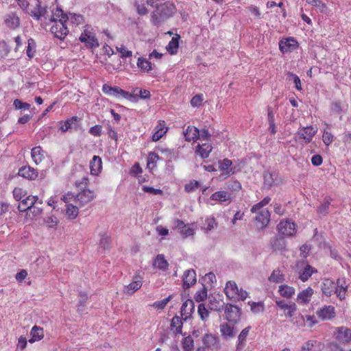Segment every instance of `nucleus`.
Instances as JSON below:
<instances>
[{"label": "nucleus", "mask_w": 351, "mask_h": 351, "mask_svg": "<svg viewBox=\"0 0 351 351\" xmlns=\"http://www.w3.org/2000/svg\"><path fill=\"white\" fill-rule=\"evenodd\" d=\"M175 5L167 1L162 4L156 6L155 10L151 16V23L155 26H159L173 16L176 12Z\"/></svg>", "instance_id": "nucleus-1"}, {"label": "nucleus", "mask_w": 351, "mask_h": 351, "mask_svg": "<svg viewBox=\"0 0 351 351\" xmlns=\"http://www.w3.org/2000/svg\"><path fill=\"white\" fill-rule=\"evenodd\" d=\"M66 17L64 16V13L62 9L56 8L53 13L51 21L53 22L51 27V32L55 37L62 40L68 34L69 30L66 25Z\"/></svg>", "instance_id": "nucleus-2"}, {"label": "nucleus", "mask_w": 351, "mask_h": 351, "mask_svg": "<svg viewBox=\"0 0 351 351\" xmlns=\"http://www.w3.org/2000/svg\"><path fill=\"white\" fill-rule=\"evenodd\" d=\"M224 292L227 298L234 302L243 301L248 297V293L243 289H239L237 283L232 280L226 282Z\"/></svg>", "instance_id": "nucleus-3"}, {"label": "nucleus", "mask_w": 351, "mask_h": 351, "mask_svg": "<svg viewBox=\"0 0 351 351\" xmlns=\"http://www.w3.org/2000/svg\"><path fill=\"white\" fill-rule=\"evenodd\" d=\"M79 40L88 49H95L99 46V41L95 36L93 28L88 25L84 26Z\"/></svg>", "instance_id": "nucleus-4"}, {"label": "nucleus", "mask_w": 351, "mask_h": 351, "mask_svg": "<svg viewBox=\"0 0 351 351\" xmlns=\"http://www.w3.org/2000/svg\"><path fill=\"white\" fill-rule=\"evenodd\" d=\"M102 91L108 96L114 97L118 99L123 98L128 100V99L134 98V97L129 94V92L121 89L119 86L112 87L107 84H104L102 86Z\"/></svg>", "instance_id": "nucleus-5"}, {"label": "nucleus", "mask_w": 351, "mask_h": 351, "mask_svg": "<svg viewBox=\"0 0 351 351\" xmlns=\"http://www.w3.org/2000/svg\"><path fill=\"white\" fill-rule=\"evenodd\" d=\"M202 346L199 348H203L205 351L213 350L217 349L219 347V339L218 338L211 334L205 333L202 338Z\"/></svg>", "instance_id": "nucleus-6"}, {"label": "nucleus", "mask_w": 351, "mask_h": 351, "mask_svg": "<svg viewBox=\"0 0 351 351\" xmlns=\"http://www.w3.org/2000/svg\"><path fill=\"white\" fill-rule=\"evenodd\" d=\"M175 226L183 239L193 237L195 233L193 224H185L182 220L177 219Z\"/></svg>", "instance_id": "nucleus-7"}, {"label": "nucleus", "mask_w": 351, "mask_h": 351, "mask_svg": "<svg viewBox=\"0 0 351 351\" xmlns=\"http://www.w3.org/2000/svg\"><path fill=\"white\" fill-rule=\"evenodd\" d=\"M278 230L282 235L293 236L296 232L295 224L289 219L281 221L278 225Z\"/></svg>", "instance_id": "nucleus-8"}, {"label": "nucleus", "mask_w": 351, "mask_h": 351, "mask_svg": "<svg viewBox=\"0 0 351 351\" xmlns=\"http://www.w3.org/2000/svg\"><path fill=\"white\" fill-rule=\"evenodd\" d=\"M255 222L256 226L260 229L265 228L270 221V213L268 210L264 209L256 213Z\"/></svg>", "instance_id": "nucleus-9"}, {"label": "nucleus", "mask_w": 351, "mask_h": 351, "mask_svg": "<svg viewBox=\"0 0 351 351\" xmlns=\"http://www.w3.org/2000/svg\"><path fill=\"white\" fill-rule=\"evenodd\" d=\"M140 271L136 274L131 283L124 287L123 291L125 293L132 295L138 290L143 285V277L140 275Z\"/></svg>", "instance_id": "nucleus-10"}, {"label": "nucleus", "mask_w": 351, "mask_h": 351, "mask_svg": "<svg viewBox=\"0 0 351 351\" xmlns=\"http://www.w3.org/2000/svg\"><path fill=\"white\" fill-rule=\"evenodd\" d=\"M95 197L93 191L84 189L80 191L75 197L76 202L82 206L90 202Z\"/></svg>", "instance_id": "nucleus-11"}, {"label": "nucleus", "mask_w": 351, "mask_h": 351, "mask_svg": "<svg viewBox=\"0 0 351 351\" xmlns=\"http://www.w3.org/2000/svg\"><path fill=\"white\" fill-rule=\"evenodd\" d=\"M276 305L285 311V316L287 317H293L294 313L297 310L296 304L292 302H286L285 300H276Z\"/></svg>", "instance_id": "nucleus-12"}, {"label": "nucleus", "mask_w": 351, "mask_h": 351, "mask_svg": "<svg viewBox=\"0 0 351 351\" xmlns=\"http://www.w3.org/2000/svg\"><path fill=\"white\" fill-rule=\"evenodd\" d=\"M232 160L224 158L223 160H220L218 162L219 169L223 172V173L220 176V177L225 176V178H227L231 175L234 174L235 171L234 168L232 167Z\"/></svg>", "instance_id": "nucleus-13"}, {"label": "nucleus", "mask_w": 351, "mask_h": 351, "mask_svg": "<svg viewBox=\"0 0 351 351\" xmlns=\"http://www.w3.org/2000/svg\"><path fill=\"white\" fill-rule=\"evenodd\" d=\"M336 339L341 343H348L351 341V330L341 326L336 328Z\"/></svg>", "instance_id": "nucleus-14"}, {"label": "nucleus", "mask_w": 351, "mask_h": 351, "mask_svg": "<svg viewBox=\"0 0 351 351\" xmlns=\"http://www.w3.org/2000/svg\"><path fill=\"white\" fill-rule=\"evenodd\" d=\"M316 315L322 320H330L335 316V309L332 306H324L316 311Z\"/></svg>", "instance_id": "nucleus-15"}, {"label": "nucleus", "mask_w": 351, "mask_h": 351, "mask_svg": "<svg viewBox=\"0 0 351 351\" xmlns=\"http://www.w3.org/2000/svg\"><path fill=\"white\" fill-rule=\"evenodd\" d=\"M298 47V42L293 38L281 40L279 43V49L282 53L291 52Z\"/></svg>", "instance_id": "nucleus-16"}, {"label": "nucleus", "mask_w": 351, "mask_h": 351, "mask_svg": "<svg viewBox=\"0 0 351 351\" xmlns=\"http://www.w3.org/2000/svg\"><path fill=\"white\" fill-rule=\"evenodd\" d=\"M79 118L77 117H72L67 119L64 121L60 122V130L62 132H66L69 130H75V131L78 129Z\"/></svg>", "instance_id": "nucleus-17"}, {"label": "nucleus", "mask_w": 351, "mask_h": 351, "mask_svg": "<svg viewBox=\"0 0 351 351\" xmlns=\"http://www.w3.org/2000/svg\"><path fill=\"white\" fill-rule=\"evenodd\" d=\"M317 132V130L316 128L312 126H307L303 128L298 132V136L299 138L303 139L305 143H308L312 141Z\"/></svg>", "instance_id": "nucleus-18"}, {"label": "nucleus", "mask_w": 351, "mask_h": 351, "mask_svg": "<svg viewBox=\"0 0 351 351\" xmlns=\"http://www.w3.org/2000/svg\"><path fill=\"white\" fill-rule=\"evenodd\" d=\"M313 294V289L308 287L298 293L296 301L298 304L302 305L307 304L311 301Z\"/></svg>", "instance_id": "nucleus-19"}, {"label": "nucleus", "mask_w": 351, "mask_h": 351, "mask_svg": "<svg viewBox=\"0 0 351 351\" xmlns=\"http://www.w3.org/2000/svg\"><path fill=\"white\" fill-rule=\"evenodd\" d=\"M220 332L224 340L229 341L235 337L237 330L230 324L223 323L220 325Z\"/></svg>", "instance_id": "nucleus-20"}, {"label": "nucleus", "mask_w": 351, "mask_h": 351, "mask_svg": "<svg viewBox=\"0 0 351 351\" xmlns=\"http://www.w3.org/2000/svg\"><path fill=\"white\" fill-rule=\"evenodd\" d=\"M182 286L184 289H188L195 284L197 281L195 271L193 269L185 271L182 276Z\"/></svg>", "instance_id": "nucleus-21"}, {"label": "nucleus", "mask_w": 351, "mask_h": 351, "mask_svg": "<svg viewBox=\"0 0 351 351\" xmlns=\"http://www.w3.org/2000/svg\"><path fill=\"white\" fill-rule=\"evenodd\" d=\"M129 94L134 97L133 99H128V101L132 102H137L139 99H146L151 97L149 90L138 87L134 88L132 90V93H129Z\"/></svg>", "instance_id": "nucleus-22"}, {"label": "nucleus", "mask_w": 351, "mask_h": 351, "mask_svg": "<svg viewBox=\"0 0 351 351\" xmlns=\"http://www.w3.org/2000/svg\"><path fill=\"white\" fill-rule=\"evenodd\" d=\"M225 313L229 322H236L240 316V310L237 306L228 304L226 306Z\"/></svg>", "instance_id": "nucleus-23"}, {"label": "nucleus", "mask_w": 351, "mask_h": 351, "mask_svg": "<svg viewBox=\"0 0 351 351\" xmlns=\"http://www.w3.org/2000/svg\"><path fill=\"white\" fill-rule=\"evenodd\" d=\"M4 23L7 27L14 29L20 25V19L15 12H10L5 15Z\"/></svg>", "instance_id": "nucleus-24"}, {"label": "nucleus", "mask_w": 351, "mask_h": 351, "mask_svg": "<svg viewBox=\"0 0 351 351\" xmlns=\"http://www.w3.org/2000/svg\"><path fill=\"white\" fill-rule=\"evenodd\" d=\"M186 141H196L199 137V130L195 126L189 125L183 132Z\"/></svg>", "instance_id": "nucleus-25"}, {"label": "nucleus", "mask_w": 351, "mask_h": 351, "mask_svg": "<svg viewBox=\"0 0 351 351\" xmlns=\"http://www.w3.org/2000/svg\"><path fill=\"white\" fill-rule=\"evenodd\" d=\"M250 329L251 327L247 326L243 328L238 335L237 342L236 345L237 351H241L245 347L247 338L249 335Z\"/></svg>", "instance_id": "nucleus-26"}, {"label": "nucleus", "mask_w": 351, "mask_h": 351, "mask_svg": "<svg viewBox=\"0 0 351 351\" xmlns=\"http://www.w3.org/2000/svg\"><path fill=\"white\" fill-rule=\"evenodd\" d=\"M195 304L192 300H186L181 306V315L186 320L191 317V314L194 312Z\"/></svg>", "instance_id": "nucleus-27"}, {"label": "nucleus", "mask_w": 351, "mask_h": 351, "mask_svg": "<svg viewBox=\"0 0 351 351\" xmlns=\"http://www.w3.org/2000/svg\"><path fill=\"white\" fill-rule=\"evenodd\" d=\"M90 173L93 176H98L102 169L101 158L98 156H94L90 161Z\"/></svg>", "instance_id": "nucleus-28"}, {"label": "nucleus", "mask_w": 351, "mask_h": 351, "mask_svg": "<svg viewBox=\"0 0 351 351\" xmlns=\"http://www.w3.org/2000/svg\"><path fill=\"white\" fill-rule=\"evenodd\" d=\"M19 175L29 180H35L38 177V172L29 166H24L19 169Z\"/></svg>", "instance_id": "nucleus-29"}, {"label": "nucleus", "mask_w": 351, "mask_h": 351, "mask_svg": "<svg viewBox=\"0 0 351 351\" xmlns=\"http://www.w3.org/2000/svg\"><path fill=\"white\" fill-rule=\"evenodd\" d=\"M348 285L343 278L338 279L335 283V288L334 292L337 296L342 300L345 298L346 292L347 291Z\"/></svg>", "instance_id": "nucleus-30"}, {"label": "nucleus", "mask_w": 351, "mask_h": 351, "mask_svg": "<svg viewBox=\"0 0 351 351\" xmlns=\"http://www.w3.org/2000/svg\"><path fill=\"white\" fill-rule=\"evenodd\" d=\"M30 335L31 338L29 342L31 343L43 339L44 337L43 328L38 326H34L30 330Z\"/></svg>", "instance_id": "nucleus-31"}, {"label": "nucleus", "mask_w": 351, "mask_h": 351, "mask_svg": "<svg viewBox=\"0 0 351 351\" xmlns=\"http://www.w3.org/2000/svg\"><path fill=\"white\" fill-rule=\"evenodd\" d=\"M167 128L165 121H159L158 125L155 128V132L152 135V141H158L160 140L163 135L167 132Z\"/></svg>", "instance_id": "nucleus-32"}, {"label": "nucleus", "mask_w": 351, "mask_h": 351, "mask_svg": "<svg viewBox=\"0 0 351 351\" xmlns=\"http://www.w3.org/2000/svg\"><path fill=\"white\" fill-rule=\"evenodd\" d=\"M211 200L217 201L220 203L230 202V194L225 191H219L214 193L210 198Z\"/></svg>", "instance_id": "nucleus-33"}, {"label": "nucleus", "mask_w": 351, "mask_h": 351, "mask_svg": "<svg viewBox=\"0 0 351 351\" xmlns=\"http://www.w3.org/2000/svg\"><path fill=\"white\" fill-rule=\"evenodd\" d=\"M213 149V147L210 144L206 143L202 145L198 144L196 147L195 152L201 156L202 158H206L209 156L210 153Z\"/></svg>", "instance_id": "nucleus-34"}, {"label": "nucleus", "mask_w": 351, "mask_h": 351, "mask_svg": "<svg viewBox=\"0 0 351 351\" xmlns=\"http://www.w3.org/2000/svg\"><path fill=\"white\" fill-rule=\"evenodd\" d=\"M277 175L269 171H265L263 173V186L267 189H269L275 183Z\"/></svg>", "instance_id": "nucleus-35"}, {"label": "nucleus", "mask_w": 351, "mask_h": 351, "mask_svg": "<svg viewBox=\"0 0 351 351\" xmlns=\"http://www.w3.org/2000/svg\"><path fill=\"white\" fill-rule=\"evenodd\" d=\"M32 158L34 162L38 165L45 158V152L40 146H36L32 149L31 152Z\"/></svg>", "instance_id": "nucleus-36"}, {"label": "nucleus", "mask_w": 351, "mask_h": 351, "mask_svg": "<svg viewBox=\"0 0 351 351\" xmlns=\"http://www.w3.org/2000/svg\"><path fill=\"white\" fill-rule=\"evenodd\" d=\"M295 290L293 287L282 285L278 287L279 294L286 298H291L295 294Z\"/></svg>", "instance_id": "nucleus-37"}, {"label": "nucleus", "mask_w": 351, "mask_h": 351, "mask_svg": "<svg viewBox=\"0 0 351 351\" xmlns=\"http://www.w3.org/2000/svg\"><path fill=\"white\" fill-rule=\"evenodd\" d=\"M335 283L328 279L324 280L322 285V290L326 296H330L335 290Z\"/></svg>", "instance_id": "nucleus-38"}, {"label": "nucleus", "mask_w": 351, "mask_h": 351, "mask_svg": "<svg viewBox=\"0 0 351 351\" xmlns=\"http://www.w3.org/2000/svg\"><path fill=\"white\" fill-rule=\"evenodd\" d=\"M138 68L143 72L149 73L152 70V63L145 58L139 57L137 60Z\"/></svg>", "instance_id": "nucleus-39"}, {"label": "nucleus", "mask_w": 351, "mask_h": 351, "mask_svg": "<svg viewBox=\"0 0 351 351\" xmlns=\"http://www.w3.org/2000/svg\"><path fill=\"white\" fill-rule=\"evenodd\" d=\"M180 38V36L177 34L176 37H173L169 41L166 48L170 54L174 55L178 52Z\"/></svg>", "instance_id": "nucleus-40"}, {"label": "nucleus", "mask_w": 351, "mask_h": 351, "mask_svg": "<svg viewBox=\"0 0 351 351\" xmlns=\"http://www.w3.org/2000/svg\"><path fill=\"white\" fill-rule=\"evenodd\" d=\"M153 265L159 269L166 270L168 268L169 263L162 254H158L155 258Z\"/></svg>", "instance_id": "nucleus-41"}, {"label": "nucleus", "mask_w": 351, "mask_h": 351, "mask_svg": "<svg viewBox=\"0 0 351 351\" xmlns=\"http://www.w3.org/2000/svg\"><path fill=\"white\" fill-rule=\"evenodd\" d=\"M314 272H316V270L313 267H312L311 265H306L304 267L302 271H299L300 279L302 281L305 282L312 276V274Z\"/></svg>", "instance_id": "nucleus-42"}, {"label": "nucleus", "mask_w": 351, "mask_h": 351, "mask_svg": "<svg viewBox=\"0 0 351 351\" xmlns=\"http://www.w3.org/2000/svg\"><path fill=\"white\" fill-rule=\"evenodd\" d=\"M64 16L66 18V22L70 21L72 24L78 25L84 22V17L81 14L75 13H69V14H64Z\"/></svg>", "instance_id": "nucleus-43"}, {"label": "nucleus", "mask_w": 351, "mask_h": 351, "mask_svg": "<svg viewBox=\"0 0 351 351\" xmlns=\"http://www.w3.org/2000/svg\"><path fill=\"white\" fill-rule=\"evenodd\" d=\"M182 322L180 317L174 316L171 322V329L177 334L182 333Z\"/></svg>", "instance_id": "nucleus-44"}, {"label": "nucleus", "mask_w": 351, "mask_h": 351, "mask_svg": "<svg viewBox=\"0 0 351 351\" xmlns=\"http://www.w3.org/2000/svg\"><path fill=\"white\" fill-rule=\"evenodd\" d=\"M269 280L271 282L280 283L285 280V275L279 269H275L269 277Z\"/></svg>", "instance_id": "nucleus-45"}, {"label": "nucleus", "mask_w": 351, "mask_h": 351, "mask_svg": "<svg viewBox=\"0 0 351 351\" xmlns=\"http://www.w3.org/2000/svg\"><path fill=\"white\" fill-rule=\"evenodd\" d=\"M134 6L139 15H145L148 13V10L143 0H135L134 1Z\"/></svg>", "instance_id": "nucleus-46"}, {"label": "nucleus", "mask_w": 351, "mask_h": 351, "mask_svg": "<svg viewBox=\"0 0 351 351\" xmlns=\"http://www.w3.org/2000/svg\"><path fill=\"white\" fill-rule=\"evenodd\" d=\"M271 202V198L269 196H266L264 197L261 202H259L257 204H255L252 206V207L250 209V211L252 213H256L258 210H263L262 208L269 204Z\"/></svg>", "instance_id": "nucleus-47"}, {"label": "nucleus", "mask_w": 351, "mask_h": 351, "mask_svg": "<svg viewBox=\"0 0 351 351\" xmlns=\"http://www.w3.org/2000/svg\"><path fill=\"white\" fill-rule=\"evenodd\" d=\"M23 202L26 205L27 207H29V210H32V206L36 203L40 204H43L42 200H39L38 196H28L26 198L22 199Z\"/></svg>", "instance_id": "nucleus-48"}, {"label": "nucleus", "mask_w": 351, "mask_h": 351, "mask_svg": "<svg viewBox=\"0 0 351 351\" xmlns=\"http://www.w3.org/2000/svg\"><path fill=\"white\" fill-rule=\"evenodd\" d=\"M78 208L71 204L66 205V215L70 219H75L78 215Z\"/></svg>", "instance_id": "nucleus-49"}, {"label": "nucleus", "mask_w": 351, "mask_h": 351, "mask_svg": "<svg viewBox=\"0 0 351 351\" xmlns=\"http://www.w3.org/2000/svg\"><path fill=\"white\" fill-rule=\"evenodd\" d=\"M159 160V156L156 153H149L147 157V167L150 169L156 167L157 161Z\"/></svg>", "instance_id": "nucleus-50"}, {"label": "nucleus", "mask_w": 351, "mask_h": 351, "mask_svg": "<svg viewBox=\"0 0 351 351\" xmlns=\"http://www.w3.org/2000/svg\"><path fill=\"white\" fill-rule=\"evenodd\" d=\"M271 245L274 250H282L285 247V241L283 238H275Z\"/></svg>", "instance_id": "nucleus-51"}, {"label": "nucleus", "mask_w": 351, "mask_h": 351, "mask_svg": "<svg viewBox=\"0 0 351 351\" xmlns=\"http://www.w3.org/2000/svg\"><path fill=\"white\" fill-rule=\"evenodd\" d=\"M330 204V199H326L323 203L321 204V205L317 208V213L320 215H326L328 213V210L329 209V206Z\"/></svg>", "instance_id": "nucleus-52"}, {"label": "nucleus", "mask_w": 351, "mask_h": 351, "mask_svg": "<svg viewBox=\"0 0 351 351\" xmlns=\"http://www.w3.org/2000/svg\"><path fill=\"white\" fill-rule=\"evenodd\" d=\"M171 298L172 295H169L162 300L155 302L152 306L155 308L162 310L169 302Z\"/></svg>", "instance_id": "nucleus-53"}, {"label": "nucleus", "mask_w": 351, "mask_h": 351, "mask_svg": "<svg viewBox=\"0 0 351 351\" xmlns=\"http://www.w3.org/2000/svg\"><path fill=\"white\" fill-rule=\"evenodd\" d=\"M116 49L117 52L120 53V57L123 59L130 58L132 56V51L128 50L124 45L117 47Z\"/></svg>", "instance_id": "nucleus-54"}, {"label": "nucleus", "mask_w": 351, "mask_h": 351, "mask_svg": "<svg viewBox=\"0 0 351 351\" xmlns=\"http://www.w3.org/2000/svg\"><path fill=\"white\" fill-rule=\"evenodd\" d=\"M58 222L57 217L53 215L48 216L45 219V223L49 228H56Z\"/></svg>", "instance_id": "nucleus-55"}, {"label": "nucleus", "mask_w": 351, "mask_h": 351, "mask_svg": "<svg viewBox=\"0 0 351 351\" xmlns=\"http://www.w3.org/2000/svg\"><path fill=\"white\" fill-rule=\"evenodd\" d=\"M100 236V247H101L104 250L108 249L110 247V237L106 233L101 234Z\"/></svg>", "instance_id": "nucleus-56"}, {"label": "nucleus", "mask_w": 351, "mask_h": 351, "mask_svg": "<svg viewBox=\"0 0 351 351\" xmlns=\"http://www.w3.org/2000/svg\"><path fill=\"white\" fill-rule=\"evenodd\" d=\"M217 226V222L213 217H206L204 222V228L206 230H211Z\"/></svg>", "instance_id": "nucleus-57"}, {"label": "nucleus", "mask_w": 351, "mask_h": 351, "mask_svg": "<svg viewBox=\"0 0 351 351\" xmlns=\"http://www.w3.org/2000/svg\"><path fill=\"white\" fill-rule=\"evenodd\" d=\"M197 312H198V314L199 315L201 319L203 321L205 322L207 320V319L208 317L209 313H208V311L206 308L204 304H200L198 306Z\"/></svg>", "instance_id": "nucleus-58"}, {"label": "nucleus", "mask_w": 351, "mask_h": 351, "mask_svg": "<svg viewBox=\"0 0 351 351\" xmlns=\"http://www.w3.org/2000/svg\"><path fill=\"white\" fill-rule=\"evenodd\" d=\"M207 297V290L206 288H203L199 291H197L194 296L196 302H200L204 301Z\"/></svg>", "instance_id": "nucleus-59"}, {"label": "nucleus", "mask_w": 351, "mask_h": 351, "mask_svg": "<svg viewBox=\"0 0 351 351\" xmlns=\"http://www.w3.org/2000/svg\"><path fill=\"white\" fill-rule=\"evenodd\" d=\"M13 106L16 109L21 110H29L30 108V105L27 103L23 102L20 99H16L13 102Z\"/></svg>", "instance_id": "nucleus-60"}, {"label": "nucleus", "mask_w": 351, "mask_h": 351, "mask_svg": "<svg viewBox=\"0 0 351 351\" xmlns=\"http://www.w3.org/2000/svg\"><path fill=\"white\" fill-rule=\"evenodd\" d=\"M288 75L290 77L289 80H292L293 81L295 88L298 90H301L302 85H301V81H300V77L297 75H295L293 73H289Z\"/></svg>", "instance_id": "nucleus-61"}, {"label": "nucleus", "mask_w": 351, "mask_h": 351, "mask_svg": "<svg viewBox=\"0 0 351 351\" xmlns=\"http://www.w3.org/2000/svg\"><path fill=\"white\" fill-rule=\"evenodd\" d=\"M226 188L231 191H239L241 188V183L237 180H230L226 183Z\"/></svg>", "instance_id": "nucleus-62"}, {"label": "nucleus", "mask_w": 351, "mask_h": 351, "mask_svg": "<svg viewBox=\"0 0 351 351\" xmlns=\"http://www.w3.org/2000/svg\"><path fill=\"white\" fill-rule=\"evenodd\" d=\"M199 184L197 181L192 180L185 184L184 189L186 192L191 193L195 191L199 187Z\"/></svg>", "instance_id": "nucleus-63"}, {"label": "nucleus", "mask_w": 351, "mask_h": 351, "mask_svg": "<svg viewBox=\"0 0 351 351\" xmlns=\"http://www.w3.org/2000/svg\"><path fill=\"white\" fill-rule=\"evenodd\" d=\"M194 347V341L192 337H187L184 339L183 342V348L185 350L190 351Z\"/></svg>", "instance_id": "nucleus-64"}]
</instances>
